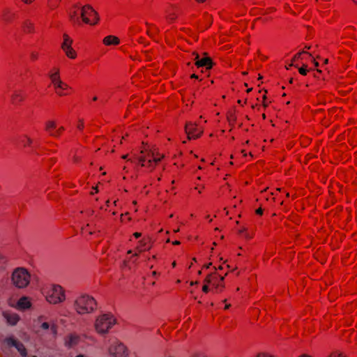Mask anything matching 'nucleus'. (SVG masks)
<instances>
[{"mask_svg":"<svg viewBox=\"0 0 357 357\" xmlns=\"http://www.w3.org/2000/svg\"><path fill=\"white\" fill-rule=\"evenodd\" d=\"M42 294L45 301L52 305L61 303L66 300V291L64 289L56 284H47L42 289Z\"/></svg>","mask_w":357,"mask_h":357,"instance_id":"f257e3e1","label":"nucleus"},{"mask_svg":"<svg viewBox=\"0 0 357 357\" xmlns=\"http://www.w3.org/2000/svg\"><path fill=\"white\" fill-rule=\"evenodd\" d=\"M116 318L111 313H103L98 315L93 322V328L96 333L105 335L116 324Z\"/></svg>","mask_w":357,"mask_h":357,"instance_id":"f03ea898","label":"nucleus"},{"mask_svg":"<svg viewBox=\"0 0 357 357\" xmlns=\"http://www.w3.org/2000/svg\"><path fill=\"white\" fill-rule=\"evenodd\" d=\"M73 307L78 314H89L96 310L97 302L93 297L88 294H82L75 300Z\"/></svg>","mask_w":357,"mask_h":357,"instance_id":"7ed1b4c3","label":"nucleus"},{"mask_svg":"<svg viewBox=\"0 0 357 357\" xmlns=\"http://www.w3.org/2000/svg\"><path fill=\"white\" fill-rule=\"evenodd\" d=\"M31 280L29 271L23 267L15 268L10 275L11 284L18 289H24L29 287Z\"/></svg>","mask_w":357,"mask_h":357,"instance_id":"20e7f679","label":"nucleus"},{"mask_svg":"<svg viewBox=\"0 0 357 357\" xmlns=\"http://www.w3.org/2000/svg\"><path fill=\"white\" fill-rule=\"evenodd\" d=\"M33 328L37 333L50 331L53 337H55L57 335V326L54 322H49L47 317L44 315H40L33 319Z\"/></svg>","mask_w":357,"mask_h":357,"instance_id":"39448f33","label":"nucleus"},{"mask_svg":"<svg viewBox=\"0 0 357 357\" xmlns=\"http://www.w3.org/2000/svg\"><path fill=\"white\" fill-rule=\"evenodd\" d=\"M80 16L84 23L90 25H95L99 21L98 13L89 5L81 8Z\"/></svg>","mask_w":357,"mask_h":357,"instance_id":"423d86ee","label":"nucleus"},{"mask_svg":"<svg viewBox=\"0 0 357 357\" xmlns=\"http://www.w3.org/2000/svg\"><path fill=\"white\" fill-rule=\"evenodd\" d=\"M107 353L111 357H128V356L127 347L117 340L110 343L107 349Z\"/></svg>","mask_w":357,"mask_h":357,"instance_id":"0eeeda50","label":"nucleus"},{"mask_svg":"<svg viewBox=\"0 0 357 357\" xmlns=\"http://www.w3.org/2000/svg\"><path fill=\"white\" fill-rule=\"evenodd\" d=\"M9 305L19 311H26L32 308L31 298L26 296L20 297L15 303H9Z\"/></svg>","mask_w":357,"mask_h":357,"instance_id":"6e6552de","label":"nucleus"},{"mask_svg":"<svg viewBox=\"0 0 357 357\" xmlns=\"http://www.w3.org/2000/svg\"><path fill=\"white\" fill-rule=\"evenodd\" d=\"M3 318L6 319V323L10 326H15L20 321V316L14 312L6 310L2 312Z\"/></svg>","mask_w":357,"mask_h":357,"instance_id":"1a4fd4ad","label":"nucleus"},{"mask_svg":"<svg viewBox=\"0 0 357 357\" xmlns=\"http://www.w3.org/2000/svg\"><path fill=\"white\" fill-rule=\"evenodd\" d=\"M80 342V337L75 333H70L64 338V344L68 348L76 347Z\"/></svg>","mask_w":357,"mask_h":357,"instance_id":"9d476101","label":"nucleus"},{"mask_svg":"<svg viewBox=\"0 0 357 357\" xmlns=\"http://www.w3.org/2000/svg\"><path fill=\"white\" fill-rule=\"evenodd\" d=\"M151 156L153 157V159H149L147 161V167H149L151 171L153 170L155 168V164H157L159 162L162 158L165 157L164 155H160L158 153L155 154L153 152L151 153Z\"/></svg>","mask_w":357,"mask_h":357,"instance_id":"9b49d317","label":"nucleus"},{"mask_svg":"<svg viewBox=\"0 0 357 357\" xmlns=\"http://www.w3.org/2000/svg\"><path fill=\"white\" fill-rule=\"evenodd\" d=\"M25 96L22 91H14L11 95V101L13 104H18L23 102Z\"/></svg>","mask_w":357,"mask_h":357,"instance_id":"f8f14e48","label":"nucleus"},{"mask_svg":"<svg viewBox=\"0 0 357 357\" xmlns=\"http://www.w3.org/2000/svg\"><path fill=\"white\" fill-rule=\"evenodd\" d=\"M80 10L81 8H79L77 6H74L70 8L69 11V17L72 22L75 23H79L78 15L80 14Z\"/></svg>","mask_w":357,"mask_h":357,"instance_id":"ddd939ff","label":"nucleus"},{"mask_svg":"<svg viewBox=\"0 0 357 357\" xmlns=\"http://www.w3.org/2000/svg\"><path fill=\"white\" fill-rule=\"evenodd\" d=\"M197 124L196 123L188 122L185 126V131L188 135V139H191V136L195 135L197 132Z\"/></svg>","mask_w":357,"mask_h":357,"instance_id":"4468645a","label":"nucleus"},{"mask_svg":"<svg viewBox=\"0 0 357 357\" xmlns=\"http://www.w3.org/2000/svg\"><path fill=\"white\" fill-rule=\"evenodd\" d=\"M49 77L50 79V81L52 84H54L56 82H58V81H60L61 77H60V70L59 68L54 67L53 68L49 73Z\"/></svg>","mask_w":357,"mask_h":357,"instance_id":"2eb2a0df","label":"nucleus"},{"mask_svg":"<svg viewBox=\"0 0 357 357\" xmlns=\"http://www.w3.org/2000/svg\"><path fill=\"white\" fill-rule=\"evenodd\" d=\"M213 63L211 59L209 57L203 58L200 60H197L195 62V65L198 68L206 66V69H211L213 66Z\"/></svg>","mask_w":357,"mask_h":357,"instance_id":"dca6fc26","label":"nucleus"},{"mask_svg":"<svg viewBox=\"0 0 357 357\" xmlns=\"http://www.w3.org/2000/svg\"><path fill=\"white\" fill-rule=\"evenodd\" d=\"M66 56L70 59H75L77 56V52L73 49V46L66 47L62 49Z\"/></svg>","mask_w":357,"mask_h":357,"instance_id":"f3484780","label":"nucleus"},{"mask_svg":"<svg viewBox=\"0 0 357 357\" xmlns=\"http://www.w3.org/2000/svg\"><path fill=\"white\" fill-rule=\"evenodd\" d=\"M119 39L114 36H108L103 39V43L105 45H116L119 44Z\"/></svg>","mask_w":357,"mask_h":357,"instance_id":"a211bd4d","label":"nucleus"},{"mask_svg":"<svg viewBox=\"0 0 357 357\" xmlns=\"http://www.w3.org/2000/svg\"><path fill=\"white\" fill-rule=\"evenodd\" d=\"M73 39L67 34L64 33L63 35V43H61V50L66 47H70L73 45Z\"/></svg>","mask_w":357,"mask_h":357,"instance_id":"6ab92c4d","label":"nucleus"},{"mask_svg":"<svg viewBox=\"0 0 357 357\" xmlns=\"http://www.w3.org/2000/svg\"><path fill=\"white\" fill-rule=\"evenodd\" d=\"M56 90V93L61 95L60 90H66L68 88V85L64 83L61 79L52 84Z\"/></svg>","mask_w":357,"mask_h":357,"instance_id":"aec40b11","label":"nucleus"},{"mask_svg":"<svg viewBox=\"0 0 357 357\" xmlns=\"http://www.w3.org/2000/svg\"><path fill=\"white\" fill-rule=\"evenodd\" d=\"M15 348L17 349V351L20 352V354H21V356L22 357H26V356H27L26 349L24 345L22 342H20L18 344H17V346L15 347Z\"/></svg>","mask_w":357,"mask_h":357,"instance_id":"412c9836","label":"nucleus"},{"mask_svg":"<svg viewBox=\"0 0 357 357\" xmlns=\"http://www.w3.org/2000/svg\"><path fill=\"white\" fill-rule=\"evenodd\" d=\"M5 342L8 347H16L20 342L13 337H8L5 340Z\"/></svg>","mask_w":357,"mask_h":357,"instance_id":"4be33fe9","label":"nucleus"},{"mask_svg":"<svg viewBox=\"0 0 357 357\" xmlns=\"http://www.w3.org/2000/svg\"><path fill=\"white\" fill-rule=\"evenodd\" d=\"M56 127V123L54 121H47L45 123V130L47 131H51L52 130L54 129Z\"/></svg>","mask_w":357,"mask_h":357,"instance_id":"5701e85b","label":"nucleus"},{"mask_svg":"<svg viewBox=\"0 0 357 357\" xmlns=\"http://www.w3.org/2000/svg\"><path fill=\"white\" fill-rule=\"evenodd\" d=\"M216 275V273H213L207 275V276L205 278L204 282V284H209L213 283V282L215 280V275Z\"/></svg>","mask_w":357,"mask_h":357,"instance_id":"b1692460","label":"nucleus"},{"mask_svg":"<svg viewBox=\"0 0 357 357\" xmlns=\"http://www.w3.org/2000/svg\"><path fill=\"white\" fill-rule=\"evenodd\" d=\"M139 244H140V245L137 247V250L139 252H142L145 250H149L151 248V246H147V244L144 240L140 241Z\"/></svg>","mask_w":357,"mask_h":357,"instance_id":"393cba45","label":"nucleus"},{"mask_svg":"<svg viewBox=\"0 0 357 357\" xmlns=\"http://www.w3.org/2000/svg\"><path fill=\"white\" fill-rule=\"evenodd\" d=\"M22 142L23 143L24 146H29L32 144L33 140L31 137L25 135L22 140Z\"/></svg>","mask_w":357,"mask_h":357,"instance_id":"a878e982","label":"nucleus"},{"mask_svg":"<svg viewBox=\"0 0 357 357\" xmlns=\"http://www.w3.org/2000/svg\"><path fill=\"white\" fill-rule=\"evenodd\" d=\"M224 279H225L224 276H220V283L217 284H215V283L213 284V285L215 289L222 291V289L225 287L224 284H222Z\"/></svg>","mask_w":357,"mask_h":357,"instance_id":"bb28decb","label":"nucleus"},{"mask_svg":"<svg viewBox=\"0 0 357 357\" xmlns=\"http://www.w3.org/2000/svg\"><path fill=\"white\" fill-rule=\"evenodd\" d=\"M328 357H346V356L338 351L332 352Z\"/></svg>","mask_w":357,"mask_h":357,"instance_id":"cd10ccee","label":"nucleus"},{"mask_svg":"<svg viewBox=\"0 0 357 357\" xmlns=\"http://www.w3.org/2000/svg\"><path fill=\"white\" fill-rule=\"evenodd\" d=\"M255 357H275V356L268 352H260V353H258Z\"/></svg>","mask_w":357,"mask_h":357,"instance_id":"c85d7f7f","label":"nucleus"},{"mask_svg":"<svg viewBox=\"0 0 357 357\" xmlns=\"http://www.w3.org/2000/svg\"><path fill=\"white\" fill-rule=\"evenodd\" d=\"M304 53H306V52L303 51L302 52H299L298 54H296L294 57L292 59V62L295 61L296 60H298L299 59H301V55L302 54H304ZM293 66V63H291L289 66Z\"/></svg>","mask_w":357,"mask_h":357,"instance_id":"c756f323","label":"nucleus"},{"mask_svg":"<svg viewBox=\"0 0 357 357\" xmlns=\"http://www.w3.org/2000/svg\"><path fill=\"white\" fill-rule=\"evenodd\" d=\"M307 65H303L301 68L298 69L299 73L303 75H306L307 74Z\"/></svg>","mask_w":357,"mask_h":357,"instance_id":"7c9ffc66","label":"nucleus"},{"mask_svg":"<svg viewBox=\"0 0 357 357\" xmlns=\"http://www.w3.org/2000/svg\"><path fill=\"white\" fill-rule=\"evenodd\" d=\"M190 357H208L206 354L202 352H195L192 354Z\"/></svg>","mask_w":357,"mask_h":357,"instance_id":"2f4dec72","label":"nucleus"},{"mask_svg":"<svg viewBox=\"0 0 357 357\" xmlns=\"http://www.w3.org/2000/svg\"><path fill=\"white\" fill-rule=\"evenodd\" d=\"M139 161L141 163L142 167H147V163L146 164V159L144 156H141L139 158Z\"/></svg>","mask_w":357,"mask_h":357,"instance_id":"473e14b6","label":"nucleus"},{"mask_svg":"<svg viewBox=\"0 0 357 357\" xmlns=\"http://www.w3.org/2000/svg\"><path fill=\"white\" fill-rule=\"evenodd\" d=\"M202 133H203V130H199V132L197 131V132H195V135H192L191 136V139H192V138L193 139L199 138L202 135Z\"/></svg>","mask_w":357,"mask_h":357,"instance_id":"72a5a7b5","label":"nucleus"},{"mask_svg":"<svg viewBox=\"0 0 357 357\" xmlns=\"http://www.w3.org/2000/svg\"><path fill=\"white\" fill-rule=\"evenodd\" d=\"M26 29H27L28 32H29V33L33 32V24L31 23H26Z\"/></svg>","mask_w":357,"mask_h":357,"instance_id":"f704fd0d","label":"nucleus"},{"mask_svg":"<svg viewBox=\"0 0 357 357\" xmlns=\"http://www.w3.org/2000/svg\"><path fill=\"white\" fill-rule=\"evenodd\" d=\"M202 291L204 292V293H208V291H209V287H208V284H204L203 287H202Z\"/></svg>","mask_w":357,"mask_h":357,"instance_id":"c9c22d12","label":"nucleus"},{"mask_svg":"<svg viewBox=\"0 0 357 357\" xmlns=\"http://www.w3.org/2000/svg\"><path fill=\"white\" fill-rule=\"evenodd\" d=\"M84 128V122L82 120L79 121L77 124V128L79 130H82Z\"/></svg>","mask_w":357,"mask_h":357,"instance_id":"e433bc0d","label":"nucleus"},{"mask_svg":"<svg viewBox=\"0 0 357 357\" xmlns=\"http://www.w3.org/2000/svg\"><path fill=\"white\" fill-rule=\"evenodd\" d=\"M176 16L174 14H169V15H168V17H167V19H168L169 20L172 21V20H174V19H176Z\"/></svg>","mask_w":357,"mask_h":357,"instance_id":"4c0bfd02","label":"nucleus"},{"mask_svg":"<svg viewBox=\"0 0 357 357\" xmlns=\"http://www.w3.org/2000/svg\"><path fill=\"white\" fill-rule=\"evenodd\" d=\"M6 260L4 255L0 251V263L3 262Z\"/></svg>","mask_w":357,"mask_h":357,"instance_id":"58836bf2","label":"nucleus"},{"mask_svg":"<svg viewBox=\"0 0 357 357\" xmlns=\"http://www.w3.org/2000/svg\"><path fill=\"white\" fill-rule=\"evenodd\" d=\"M35 0H22V2H24L26 4H31Z\"/></svg>","mask_w":357,"mask_h":357,"instance_id":"ea45409f","label":"nucleus"},{"mask_svg":"<svg viewBox=\"0 0 357 357\" xmlns=\"http://www.w3.org/2000/svg\"><path fill=\"white\" fill-rule=\"evenodd\" d=\"M256 213L258 214V215H262L263 213V210L261 208H259L258 209L256 210Z\"/></svg>","mask_w":357,"mask_h":357,"instance_id":"a19ab883","label":"nucleus"},{"mask_svg":"<svg viewBox=\"0 0 357 357\" xmlns=\"http://www.w3.org/2000/svg\"><path fill=\"white\" fill-rule=\"evenodd\" d=\"M63 130V127H61V128H59V130L56 132V133H51V135H53V136H56V135H58L59 134V132H60L61 130Z\"/></svg>","mask_w":357,"mask_h":357,"instance_id":"79ce46f5","label":"nucleus"},{"mask_svg":"<svg viewBox=\"0 0 357 357\" xmlns=\"http://www.w3.org/2000/svg\"><path fill=\"white\" fill-rule=\"evenodd\" d=\"M133 236L136 238H139L141 236H142V234L139 233V232H135L133 234Z\"/></svg>","mask_w":357,"mask_h":357,"instance_id":"37998d69","label":"nucleus"},{"mask_svg":"<svg viewBox=\"0 0 357 357\" xmlns=\"http://www.w3.org/2000/svg\"><path fill=\"white\" fill-rule=\"evenodd\" d=\"M298 357H312V356L307 354H302L299 355Z\"/></svg>","mask_w":357,"mask_h":357,"instance_id":"c03bdc74","label":"nucleus"},{"mask_svg":"<svg viewBox=\"0 0 357 357\" xmlns=\"http://www.w3.org/2000/svg\"><path fill=\"white\" fill-rule=\"evenodd\" d=\"M245 231H246V228L243 227V228H242V229H241L239 230V233L241 234V233H243Z\"/></svg>","mask_w":357,"mask_h":357,"instance_id":"a18cd8bd","label":"nucleus"},{"mask_svg":"<svg viewBox=\"0 0 357 357\" xmlns=\"http://www.w3.org/2000/svg\"><path fill=\"white\" fill-rule=\"evenodd\" d=\"M211 265H212V264H211V263H209V264H208L205 265V266H204V268H209V267H210Z\"/></svg>","mask_w":357,"mask_h":357,"instance_id":"49530a36","label":"nucleus"},{"mask_svg":"<svg viewBox=\"0 0 357 357\" xmlns=\"http://www.w3.org/2000/svg\"><path fill=\"white\" fill-rule=\"evenodd\" d=\"M194 54L195 55V61H197V60H199V54H196V53H194Z\"/></svg>","mask_w":357,"mask_h":357,"instance_id":"de8ad7c7","label":"nucleus"},{"mask_svg":"<svg viewBox=\"0 0 357 357\" xmlns=\"http://www.w3.org/2000/svg\"><path fill=\"white\" fill-rule=\"evenodd\" d=\"M93 192H98V189L97 186L96 187H93Z\"/></svg>","mask_w":357,"mask_h":357,"instance_id":"09e8293b","label":"nucleus"},{"mask_svg":"<svg viewBox=\"0 0 357 357\" xmlns=\"http://www.w3.org/2000/svg\"><path fill=\"white\" fill-rule=\"evenodd\" d=\"M93 192H98V189L97 186L96 187H93Z\"/></svg>","mask_w":357,"mask_h":357,"instance_id":"8fccbe9b","label":"nucleus"},{"mask_svg":"<svg viewBox=\"0 0 357 357\" xmlns=\"http://www.w3.org/2000/svg\"><path fill=\"white\" fill-rule=\"evenodd\" d=\"M174 245H179L181 243L178 241H175L172 243Z\"/></svg>","mask_w":357,"mask_h":357,"instance_id":"3c124183","label":"nucleus"},{"mask_svg":"<svg viewBox=\"0 0 357 357\" xmlns=\"http://www.w3.org/2000/svg\"><path fill=\"white\" fill-rule=\"evenodd\" d=\"M313 63H314V65L315 67H318L319 66V63L317 61H313Z\"/></svg>","mask_w":357,"mask_h":357,"instance_id":"603ef678","label":"nucleus"},{"mask_svg":"<svg viewBox=\"0 0 357 357\" xmlns=\"http://www.w3.org/2000/svg\"><path fill=\"white\" fill-rule=\"evenodd\" d=\"M191 78L197 79V78H198V76H197V75H195V74H192V75H191Z\"/></svg>","mask_w":357,"mask_h":357,"instance_id":"864d4df0","label":"nucleus"},{"mask_svg":"<svg viewBox=\"0 0 357 357\" xmlns=\"http://www.w3.org/2000/svg\"><path fill=\"white\" fill-rule=\"evenodd\" d=\"M36 54H31V59H36Z\"/></svg>","mask_w":357,"mask_h":357,"instance_id":"5fc2aeb1","label":"nucleus"},{"mask_svg":"<svg viewBox=\"0 0 357 357\" xmlns=\"http://www.w3.org/2000/svg\"><path fill=\"white\" fill-rule=\"evenodd\" d=\"M128 154L122 155L123 159H127L128 158Z\"/></svg>","mask_w":357,"mask_h":357,"instance_id":"6e6d98bb","label":"nucleus"},{"mask_svg":"<svg viewBox=\"0 0 357 357\" xmlns=\"http://www.w3.org/2000/svg\"><path fill=\"white\" fill-rule=\"evenodd\" d=\"M198 282L196 281V282H190V284L191 285H194V284H197Z\"/></svg>","mask_w":357,"mask_h":357,"instance_id":"4d7b16f0","label":"nucleus"},{"mask_svg":"<svg viewBox=\"0 0 357 357\" xmlns=\"http://www.w3.org/2000/svg\"><path fill=\"white\" fill-rule=\"evenodd\" d=\"M324 64H327L328 63V59H326L324 61Z\"/></svg>","mask_w":357,"mask_h":357,"instance_id":"13d9d810","label":"nucleus"},{"mask_svg":"<svg viewBox=\"0 0 357 357\" xmlns=\"http://www.w3.org/2000/svg\"><path fill=\"white\" fill-rule=\"evenodd\" d=\"M229 307H230V305H229V304H228V305H225V309H228Z\"/></svg>","mask_w":357,"mask_h":357,"instance_id":"bf43d9fd","label":"nucleus"},{"mask_svg":"<svg viewBox=\"0 0 357 357\" xmlns=\"http://www.w3.org/2000/svg\"><path fill=\"white\" fill-rule=\"evenodd\" d=\"M242 153H243V155L244 156H246L247 155V153H245V151L244 150L242 151Z\"/></svg>","mask_w":357,"mask_h":357,"instance_id":"052dcab7","label":"nucleus"},{"mask_svg":"<svg viewBox=\"0 0 357 357\" xmlns=\"http://www.w3.org/2000/svg\"><path fill=\"white\" fill-rule=\"evenodd\" d=\"M245 238H250V236L249 234H245Z\"/></svg>","mask_w":357,"mask_h":357,"instance_id":"680f3d73","label":"nucleus"},{"mask_svg":"<svg viewBox=\"0 0 357 357\" xmlns=\"http://www.w3.org/2000/svg\"><path fill=\"white\" fill-rule=\"evenodd\" d=\"M123 140H125V137H124V136H123V137H122V139H121V142H120L121 144H122V143H123Z\"/></svg>","mask_w":357,"mask_h":357,"instance_id":"e2e57ef3","label":"nucleus"},{"mask_svg":"<svg viewBox=\"0 0 357 357\" xmlns=\"http://www.w3.org/2000/svg\"><path fill=\"white\" fill-rule=\"evenodd\" d=\"M258 79H262V76H261V75H258Z\"/></svg>","mask_w":357,"mask_h":357,"instance_id":"0e129e2a","label":"nucleus"},{"mask_svg":"<svg viewBox=\"0 0 357 357\" xmlns=\"http://www.w3.org/2000/svg\"><path fill=\"white\" fill-rule=\"evenodd\" d=\"M252 90V88H250V89H248L247 90V92H248V93H249V92H250Z\"/></svg>","mask_w":357,"mask_h":357,"instance_id":"69168bd1","label":"nucleus"},{"mask_svg":"<svg viewBox=\"0 0 357 357\" xmlns=\"http://www.w3.org/2000/svg\"><path fill=\"white\" fill-rule=\"evenodd\" d=\"M172 266H173V267H175V266H176V262H175V261H174V262L172 264Z\"/></svg>","mask_w":357,"mask_h":357,"instance_id":"338daca9","label":"nucleus"},{"mask_svg":"<svg viewBox=\"0 0 357 357\" xmlns=\"http://www.w3.org/2000/svg\"><path fill=\"white\" fill-rule=\"evenodd\" d=\"M174 231L176 232V233L178 232L179 231V229H175Z\"/></svg>","mask_w":357,"mask_h":357,"instance_id":"774afa93","label":"nucleus"}]
</instances>
